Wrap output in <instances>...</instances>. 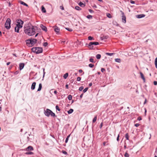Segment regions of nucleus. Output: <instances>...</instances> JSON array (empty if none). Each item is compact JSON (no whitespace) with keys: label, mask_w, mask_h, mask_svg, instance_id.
Segmentation results:
<instances>
[{"label":"nucleus","mask_w":157,"mask_h":157,"mask_svg":"<svg viewBox=\"0 0 157 157\" xmlns=\"http://www.w3.org/2000/svg\"><path fill=\"white\" fill-rule=\"evenodd\" d=\"M35 28H37V27L33 26L31 23H29L24 26V32L29 36H33L36 33Z\"/></svg>","instance_id":"f257e3e1"},{"label":"nucleus","mask_w":157,"mask_h":157,"mask_svg":"<svg viewBox=\"0 0 157 157\" xmlns=\"http://www.w3.org/2000/svg\"><path fill=\"white\" fill-rule=\"evenodd\" d=\"M44 113L45 115L48 117H49L50 115L54 117H56L54 113L48 109H47L46 110H44Z\"/></svg>","instance_id":"f03ea898"},{"label":"nucleus","mask_w":157,"mask_h":157,"mask_svg":"<svg viewBox=\"0 0 157 157\" xmlns=\"http://www.w3.org/2000/svg\"><path fill=\"white\" fill-rule=\"evenodd\" d=\"M31 50L33 52L36 54H40L43 52V49L41 47H33L32 48Z\"/></svg>","instance_id":"7ed1b4c3"},{"label":"nucleus","mask_w":157,"mask_h":157,"mask_svg":"<svg viewBox=\"0 0 157 157\" xmlns=\"http://www.w3.org/2000/svg\"><path fill=\"white\" fill-rule=\"evenodd\" d=\"M11 20L10 18L7 19L6 23L5 24V27L7 29H9L11 27Z\"/></svg>","instance_id":"20e7f679"},{"label":"nucleus","mask_w":157,"mask_h":157,"mask_svg":"<svg viewBox=\"0 0 157 157\" xmlns=\"http://www.w3.org/2000/svg\"><path fill=\"white\" fill-rule=\"evenodd\" d=\"M99 44V43L98 42H90L89 44L88 47L90 49H93V45H98Z\"/></svg>","instance_id":"39448f33"},{"label":"nucleus","mask_w":157,"mask_h":157,"mask_svg":"<svg viewBox=\"0 0 157 157\" xmlns=\"http://www.w3.org/2000/svg\"><path fill=\"white\" fill-rule=\"evenodd\" d=\"M16 22L17 23L16 26H18V25H20V26H21V27H22V25L24 23V21H23L20 19H18L16 20Z\"/></svg>","instance_id":"423d86ee"},{"label":"nucleus","mask_w":157,"mask_h":157,"mask_svg":"<svg viewBox=\"0 0 157 157\" xmlns=\"http://www.w3.org/2000/svg\"><path fill=\"white\" fill-rule=\"evenodd\" d=\"M121 13L122 16V21L123 23H126V17L124 15V13L122 11H121Z\"/></svg>","instance_id":"0eeeda50"},{"label":"nucleus","mask_w":157,"mask_h":157,"mask_svg":"<svg viewBox=\"0 0 157 157\" xmlns=\"http://www.w3.org/2000/svg\"><path fill=\"white\" fill-rule=\"evenodd\" d=\"M54 30L56 34H59L60 29L58 27L56 26H55Z\"/></svg>","instance_id":"6e6552de"},{"label":"nucleus","mask_w":157,"mask_h":157,"mask_svg":"<svg viewBox=\"0 0 157 157\" xmlns=\"http://www.w3.org/2000/svg\"><path fill=\"white\" fill-rule=\"evenodd\" d=\"M40 27L41 29L45 31V32H47V27L45 26H44L43 25L41 24L40 25Z\"/></svg>","instance_id":"1a4fd4ad"},{"label":"nucleus","mask_w":157,"mask_h":157,"mask_svg":"<svg viewBox=\"0 0 157 157\" xmlns=\"http://www.w3.org/2000/svg\"><path fill=\"white\" fill-rule=\"evenodd\" d=\"M21 27V26H20V25H18V26H16L15 28V31L17 33H19V29L22 28V27Z\"/></svg>","instance_id":"9d476101"},{"label":"nucleus","mask_w":157,"mask_h":157,"mask_svg":"<svg viewBox=\"0 0 157 157\" xmlns=\"http://www.w3.org/2000/svg\"><path fill=\"white\" fill-rule=\"evenodd\" d=\"M31 45H33L36 43L37 41V40L36 39H31Z\"/></svg>","instance_id":"9b49d317"},{"label":"nucleus","mask_w":157,"mask_h":157,"mask_svg":"<svg viewBox=\"0 0 157 157\" xmlns=\"http://www.w3.org/2000/svg\"><path fill=\"white\" fill-rule=\"evenodd\" d=\"M145 15L144 14H141L136 15V17L138 18H141L144 17L145 16Z\"/></svg>","instance_id":"f8f14e48"},{"label":"nucleus","mask_w":157,"mask_h":157,"mask_svg":"<svg viewBox=\"0 0 157 157\" xmlns=\"http://www.w3.org/2000/svg\"><path fill=\"white\" fill-rule=\"evenodd\" d=\"M36 84V82H33L31 86V89L32 90H33L35 89V86Z\"/></svg>","instance_id":"ddd939ff"},{"label":"nucleus","mask_w":157,"mask_h":157,"mask_svg":"<svg viewBox=\"0 0 157 157\" xmlns=\"http://www.w3.org/2000/svg\"><path fill=\"white\" fill-rule=\"evenodd\" d=\"M33 148L32 146H29L26 148V151H33Z\"/></svg>","instance_id":"4468645a"},{"label":"nucleus","mask_w":157,"mask_h":157,"mask_svg":"<svg viewBox=\"0 0 157 157\" xmlns=\"http://www.w3.org/2000/svg\"><path fill=\"white\" fill-rule=\"evenodd\" d=\"M26 43L27 44L28 46L31 45V39H29L26 40Z\"/></svg>","instance_id":"2eb2a0df"},{"label":"nucleus","mask_w":157,"mask_h":157,"mask_svg":"<svg viewBox=\"0 0 157 157\" xmlns=\"http://www.w3.org/2000/svg\"><path fill=\"white\" fill-rule=\"evenodd\" d=\"M25 64L24 63H20L19 64V69L21 70H22L24 67Z\"/></svg>","instance_id":"dca6fc26"},{"label":"nucleus","mask_w":157,"mask_h":157,"mask_svg":"<svg viewBox=\"0 0 157 157\" xmlns=\"http://www.w3.org/2000/svg\"><path fill=\"white\" fill-rule=\"evenodd\" d=\"M42 88V84L41 83L39 84V87L38 89H37V91H40L41 90Z\"/></svg>","instance_id":"f3484780"},{"label":"nucleus","mask_w":157,"mask_h":157,"mask_svg":"<svg viewBox=\"0 0 157 157\" xmlns=\"http://www.w3.org/2000/svg\"><path fill=\"white\" fill-rule=\"evenodd\" d=\"M108 36H102L101 37V40H103L104 39H107L108 38Z\"/></svg>","instance_id":"a211bd4d"},{"label":"nucleus","mask_w":157,"mask_h":157,"mask_svg":"<svg viewBox=\"0 0 157 157\" xmlns=\"http://www.w3.org/2000/svg\"><path fill=\"white\" fill-rule=\"evenodd\" d=\"M79 5L82 7H84L85 6V4L83 3L82 2H80L78 3Z\"/></svg>","instance_id":"6ab92c4d"},{"label":"nucleus","mask_w":157,"mask_h":157,"mask_svg":"<svg viewBox=\"0 0 157 157\" xmlns=\"http://www.w3.org/2000/svg\"><path fill=\"white\" fill-rule=\"evenodd\" d=\"M41 11L43 13H45L46 12L45 9L43 6L41 7Z\"/></svg>","instance_id":"aec40b11"},{"label":"nucleus","mask_w":157,"mask_h":157,"mask_svg":"<svg viewBox=\"0 0 157 157\" xmlns=\"http://www.w3.org/2000/svg\"><path fill=\"white\" fill-rule=\"evenodd\" d=\"M74 111L73 109H71L67 111V113L68 114H70L72 113Z\"/></svg>","instance_id":"412c9836"},{"label":"nucleus","mask_w":157,"mask_h":157,"mask_svg":"<svg viewBox=\"0 0 157 157\" xmlns=\"http://www.w3.org/2000/svg\"><path fill=\"white\" fill-rule=\"evenodd\" d=\"M115 62H118V63H120L121 61V59L119 58L115 59Z\"/></svg>","instance_id":"4be33fe9"},{"label":"nucleus","mask_w":157,"mask_h":157,"mask_svg":"<svg viewBox=\"0 0 157 157\" xmlns=\"http://www.w3.org/2000/svg\"><path fill=\"white\" fill-rule=\"evenodd\" d=\"M68 73H66L63 76V78L66 79L67 78V77H68Z\"/></svg>","instance_id":"5701e85b"},{"label":"nucleus","mask_w":157,"mask_h":157,"mask_svg":"<svg viewBox=\"0 0 157 157\" xmlns=\"http://www.w3.org/2000/svg\"><path fill=\"white\" fill-rule=\"evenodd\" d=\"M96 57L97 59H100L101 57V55L99 54H97L96 55Z\"/></svg>","instance_id":"b1692460"},{"label":"nucleus","mask_w":157,"mask_h":157,"mask_svg":"<svg viewBox=\"0 0 157 157\" xmlns=\"http://www.w3.org/2000/svg\"><path fill=\"white\" fill-rule=\"evenodd\" d=\"M20 3L21 4L25 6H28V5L23 2L21 1L20 2Z\"/></svg>","instance_id":"393cba45"},{"label":"nucleus","mask_w":157,"mask_h":157,"mask_svg":"<svg viewBox=\"0 0 157 157\" xmlns=\"http://www.w3.org/2000/svg\"><path fill=\"white\" fill-rule=\"evenodd\" d=\"M97 116H95L94 118H93V121H92V122L93 123H95L96 120H97Z\"/></svg>","instance_id":"a878e982"},{"label":"nucleus","mask_w":157,"mask_h":157,"mask_svg":"<svg viewBox=\"0 0 157 157\" xmlns=\"http://www.w3.org/2000/svg\"><path fill=\"white\" fill-rule=\"evenodd\" d=\"M75 9L79 11L81 10V9L78 6H76Z\"/></svg>","instance_id":"bb28decb"},{"label":"nucleus","mask_w":157,"mask_h":157,"mask_svg":"<svg viewBox=\"0 0 157 157\" xmlns=\"http://www.w3.org/2000/svg\"><path fill=\"white\" fill-rule=\"evenodd\" d=\"M65 29L69 32H72L73 31V29L69 28H65Z\"/></svg>","instance_id":"cd10ccee"},{"label":"nucleus","mask_w":157,"mask_h":157,"mask_svg":"<svg viewBox=\"0 0 157 157\" xmlns=\"http://www.w3.org/2000/svg\"><path fill=\"white\" fill-rule=\"evenodd\" d=\"M26 155H33V153L32 152H27L25 153Z\"/></svg>","instance_id":"c85d7f7f"},{"label":"nucleus","mask_w":157,"mask_h":157,"mask_svg":"<svg viewBox=\"0 0 157 157\" xmlns=\"http://www.w3.org/2000/svg\"><path fill=\"white\" fill-rule=\"evenodd\" d=\"M89 61L90 62L93 63H95V61H94V59L93 58H90L89 59Z\"/></svg>","instance_id":"c756f323"},{"label":"nucleus","mask_w":157,"mask_h":157,"mask_svg":"<svg viewBox=\"0 0 157 157\" xmlns=\"http://www.w3.org/2000/svg\"><path fill=\"white\" fill-rule=\"evenodd\" d=\"M140 75L141 78L142 79L144 78V75L143 74V73L141 72H140Z\"/></svg>","instance_id":"7c9ffc66"},{"label":"nucleus","mask_w":157,"mask_h":157,"mask_svg":"<svg viewBox=\"0 0 157 157\" xmlns=\"http://www.w3.org/2000/svg\"><path fill=\"white\" fill-rule=\"evenodd\" d=\"M114 53H105V54L110 56H111L113 55Z\"/></svg>","instance_id":"2f4dec72"},{"label":"nucleus","mask_w":157,"mask_h":157,"mask_svg":"<svg viewBox=\"0 0 157 157\" xmlns=\"http://www.w3.org/2000/svg\"><path fill=\"white\" fill-rule=\"evenodd\" d=\"M124 156L125 157H129V154L127 152H126L124 155Z\"/></svg>","instance_id":"473e14b6"},{"label":"nucleus","mask_w":157,"mask_h":157,"mask_svg":"<svg viewBox=\"0 0 157 157\" xmlns=\"http://www.w3.org/2000/svg\"><path fill=\"white\" fill-rule=\"evenodd\" d=\"M67 98L69 100H71L72 99V96L71 95H69L68 96Z\"/></svg>","instance_id":"72a5a7b5"},{"label":"nucleus","mask_w":157,"mask_h":157,"mask_svg":"<svg viewBox=\"0 0 157 157\" xmlns=\"http://www.w3.org/2000/svg\"><path fill=\"white\" fill-rule=\"evenodd\" d=\"M129 136L128 133H126L125 135V137L127 140H129Z\"/></svg>","instance_id":"f704fd0d"},{"label":"nucleus","mask_w":157,"mask_h":157,"mask_svg":"<svg viewBox=\"0 0 157 157\" xmlns=\"http://www.w3.org/2000/svg\"><path fill=\"white\" fill-rule=\"evenodd\" d=\"M92 16L91 15H88L86 16V17L89 19H91L92 18Z\"/></svg>","instance_id":"c9c22d12"},{"label":"nucleus","mask_w":157,"mask_h":157,"mask_svg":"<svg viewBox=\"0 0 157 157\" xmlns=\"http://www.w3.org/2000/svg\"><path fill=\"white\" fill-rule=\"evenodd\" d=\"M89 67L90 68H92L94 66V65L92 63H90L89 64Z\"/></svg>","instance_id":"e433bc0d"},{"label":"nucleus","mask_w":157,"mask_h":157,"mask_svg":"<svg viewBox=\"0 0 157 157\" xmlns=\"http://www.w3.org/2000/svg\"><path fill=\"white\" fill-rule=\"evenodd\" d=\"M88 87H86V88L84 90H83V92L84 93H85V92H86L87 90H88Z\"/></svg>","instance_id":"4c0bfd02"},{"label":"nucleus","mask_w":157,"mask_h":157,"mask_svg":"<svg viewBox=\"0 0 157 157\" xmlns=\"http://www.w3.org/2000/svg\"><path fill=\"white\" fill-rule=\"evenodd\" d=\"M56 109L57 110H58L59 111H60V109L59 108V106H58V105H56Z\"/></svg>","instance_id":"58836bf2"},{"label":"nucleus","mask_w":157,"mask_h":157,"mask_svg":"<svg viewBox=\"0 0 157 157\" xmlns=\"http://www.w3.org/2000/svg\"><path fill=\"white\" fill-rule=\"evenodd\" d=\"M48 45V43L47 42H44L43 44V45L45 47H46V46H47Z\"/></svg>","instance_id":"ea45409f"},{"label":"nucleus","mask_w":157,"mask_h":157,"mask_svg":"<svg viewBox=\"0 0 157 157\" xmlns=\"http://www.w3.org/2000/svg\"><path fill=\"white\" fill-rule=\"evenodd\" d=\"M62 152L63 153V154L65 155H68V154L67 153V152L65 151H63V150L62 151Z\"/></svg>","instance_id":"a19ab883"},{"label":"nucleus","mask_w":157,"mask_h":157,"mask_svg":"<svg viewBox=\"0 0 157 157\" xmlns=\"http://www.w3.org/2000/svg\"><path fill=\"white\" fill-rule=\"evenodd\" d=\"M88 39L89 40H92L93 39V37L91 36H89L88 37Z\"/></svg>","instance_id":"79ce46f5"},{"label":"nucleus","mask_w":157,"mask_h":157,"mask_svg":"<svg viewBox=\"0 0 157 157\" xmlns=\"http://www.w3.org/2000/svg\"><path fill=\"white\" fill-rule=\"evenodd\" d=\"M83 89V87L82 86L79 87V90L80 91H82Z\"/></svg>","instance_id":"37998d69"},{"label":"nucleus","mask_w":157,"mask_h":157,"mask_svg":"<svg viewBox=\"0 0 157 157\" xmlns=\"http://www.w3.org/2000/svg\"><path fill=\"white\" fill-rule=\"evenodd\" d=\"M107 17L109 18H111V14L109 13H107Z\"/></svg>","instance_id":"c03bdc74"},{"label":"nucleus","mask_w":157,"mask_h":157,"mask_svg":"<svg viewBox=\"0 0 157 157\" xmlns=\"http://www.w3.org/2000/svg\"><path fill=\"white\" fill-rule=\"evenodd\" d=\"M89 11L91 13H94V11L91 9H89Z\"/></svg>","instance_id":"a18cd8bd"},{"label":"nucleus","mask_w":157,"mask_h":157,"mask_svg":"<svg viewBox=\"0 0 157 157\" xmlns=\"http://www.w3.org/2000/svg\"><path fill=\"white\" fill-rule=\"evenodd\" d=\"M105 71V69L104 68H101V71L103 73L104 71Z\"/></svg>","instance_id":"49530a36"},{"label":"nucleus","mask_w":157,"mask_h":157,"mask_svg":"<svg viewBox=\"0 0 157 157\" xmlns=\"http://www.w3.org/2000/svg\"><path fill=\"white\" fill-rule=\"evenodd\" d=\"M81 79V78L80 77H78L77 78V81H80Z\"/></svg>","instance_id":"de8ad7c7"},{"label":"nucleus","mask_w":157,"mask_h":157,"mask_svg":"<svg viewBox=\"0 0 157 157\" xmlns=\"http://www.w3.org/2000/svg\"><path fill=\"white\" fill-rule=\"evenodd\" d=\"M137 120H139V121H140V120H142V118L141 117H138L137 119Z\"/></svg>","instance_id":"09e8293b"},{"label":"nucleus","mask_w":157,"mask_h":157,"mask_svg":"<svg viewBox=\"0 0 157 157\" xmlns=\"http://www.w3.org/2000/svg\"><path fill=\"white\" fill-rule=\"evenodd\" d=\"M19 73V71H17L14 72V74L15 75H17V74H18Z\"/></svg>","instance_id":"8fccbe9b"},{"label":"nucleus","mask_w":157,"mask_h":157,"mask_svg":"<svg viewBox=\"0 0 157 157\" xmlns=\"http://www.w3.org/2000/svg\"><path fill=\"white\" fill-rule=\"evenodd\" d=\"M103 124V123L102 122H101V124H100V126H99L100 128H102V127Z\"/></svg>","instance_id":"3c124183"},{"label":"nucleus","mask_w":157,"mask_h":157,"mask_svg":"<svg viewBox=\"0 0 157 157\" xmlns=\"http://www.w3.org/2000/svg\"><path fill=\"white\" fill-rule=\"evenodd\" d=\"M43 77H44V76L45 75V72L44 71V68H43Z\"/></svg>","instance_id":"603ef678"},{"label":"nucleus","mask_w":157,"mask_h":157,"mask_svg":"<svg viewBox=\"0 0 157 157\" xmlns=\"http://www.w3.org/2000/svg\"><path fill=\"white\" fill-rule=\"evenodd\" d=\"M130 2L132 4H135V2L134 1H132V0H130Z\"/></svg>","instance_id":"864d4df0"},{"label":"nucleus","mask_w":157,"mask_h":157,"mask_svg":"<svg viewBox=\"0 0 157 157\" xmlns=\"http://www.w3.org/2000/svg\"><path fill=\"white\" fill-rule=\"evenodd\" d=\"M134 125L135 126H136V127H137L140 125V124H139L137 123V124H135Z\"/></svg>","instance_id":"5fc2aeb1"},{"label":"nucleus","mask_w":157,"mask_h":157,"mask_svg":"<svg viewBox=\"0 0 157 157\" xmlns=\"http://www.w3.org/2000/svg\"><path fill=\"white\" fill-rule=\"evenodd\" d=\"M119 135L118 134V136L117 137V141H118L119 140Z\"/></svg>","instance_id":"6e6d98bb"},{"label":"nucleus","mask_w":157,"mask_h":157,"mask_svg":"<svg viewBox=\"0 0 157 157\" xmlns=\"http://www.w3.org/2000/svg\"><path fill=\"white\" fill-rule=\"evenodd\" d=\"M154 84L155 85H157V82L156 81H154Z\"/></svg>","instance_id":"4d7b16f0"},{"label":"nucleus","mask_w":157,"mask_h":157,"mask_svg":"<svg viewBox=\"0 0 157 157\" xmlns=\"http://www.w3.org/2000/svg\"><path fill=\"white\" fill-rule=\"evenodd\" d=\"M107 143V142H104L103 143V146H105L106 145V144Z\"/></svg>","instance_id":"13d9d810"},{"label":"nucleus","mask_w":157,"mask_h":157,"mask_svg":"<svg viewBox=\"0 0 157 157\" xmlns=\"http://www.w3.org/2000/svg\"><path fill=\"white\" fill-rule=\"evenodd\" d=\"M60 8L62 10H63L64 9V8L63 6H60Z\"/></svg>","instance_id":"bf43d9fd"},{"label":"nucleus","mask_w":157,"mask_h":157,"mask_svg":"<svg viewBox=\"0 0 157 157\" xmlns=\"http://www.w3.org/2000/svg\"><path fill=\"white\" fill-rule=\"evenodd\" d=\"M157 151H155V156L154 157H157Z\"/></svg>","instance_id":"052dcab7"},{"label":"nucleus","mask_w":157,"mask_h":157,"mask_svg":"<svg viewBox=\"0 0 157 157\" xmlns=\"http://www.w3.org/2000/svg\"><path fill=\"white\" fill-rule=\"evenodd\" d=\"M54 93L56 95H57V92L56 90H55L54 92Z\"/></svg>","instance_id":"680f3d73"},{"label":"nucleus","mask_w":157,"mask_h":157,"mask_svg":"<svg viewBox=\"0 0 157 157\" xmlns=\"http://www.w3.org/2000/svg\"><path fill=\"white\" fill-rule=\"evenodd\" d=\"M68 139H67V138H66L65 141V142L66 143H67L68 142Z\"/></svg>","instance_id":"e2e57ef3"},{"label":"nucleus","mask_w":157,"mask_h":157,"mask_svg":"<svg viewBox=\"0 0 157 157\" xmlns=\"http://www.w3.org/2000/svg\"><path fill=\"white\" fill-rule=\"evenodd\" d=\"M65 87L66 89H68V85L67 84L66 86Z\"/></svg>","instance_id":"0e129e2a"},{"label":"nucleus","mask_w":157,"mask_h":157,"mask_svg":"<svg viewBox=\"0 0 157 157\" xmlns=\"http://www.w3.org/2000/svg\"><path fill=\"white\" fill-rule=\"evenodd\" d=\"M92 83L91 82L89 84V86L90 87L92 86Z\"/></svg>","instance_id":"69168bd1"},{"label":"nucleus","mask_w":157,"mask_h":157,"mask_svg":"<svg viewBox=\"0 0 157 157\" xmlns=\"http://www.w3.org/2000/svg\"><path fill=\"white\" fill-rule=\"evenodd\" d=\"M155 67L157 69V63H155Z\"/></svg>","instance_id":"338daca9"},{"label":"nucleus","mask_w":157,"mask_h":157,"mask_svg":"<svg viewBox=\"0 0 157 157\" xmlns=\"http://www.w3.org/2000/svg\"><path fill=\"white\" fill-rule=\"evenodd\" d=\"M155 63H157V57L155 59Z\"/></svg>","instance_id":"774afa93"}]
</instances>
